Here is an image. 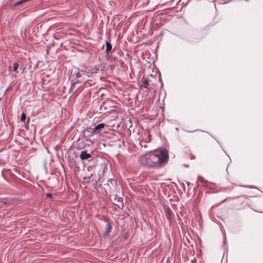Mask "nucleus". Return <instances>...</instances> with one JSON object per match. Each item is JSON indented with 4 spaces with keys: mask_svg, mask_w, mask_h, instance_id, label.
<instances>
[{
    "mask_svg": "<svg viewBox=\"0 0 263 263\" xmlns=\"http://www.w3.org/2000/svg\"><path fill=\"white\" fill-rule=\"evenodd\" d=\"M143 84L144 87H146L147 85L148 84V81L146 80H144L143 82Z\"/></svg>",
    "mask_w": 263,
    "mask_h": 263,
    "instance_id": "nucleus-10",
    "label": "nucleus"
},
{
    "mask_svg": "<svg viewBox=\"0 0 263 263\" xmlns=\"http://www.w3.org/2000/svg\"><path fill=\"white\" fill-rule=\"evenodd\" d=\"M196 262H197V260H196V259L195 258H194L191 261V263H196Z\"/></svg>",
    "mask_w": 263,
    "mask_h": 263,
    "instance_id": "nucleus-13",
    "label": "nucleus"
},
{
    "mask_svg": "<svg viewBox=\"0 0 263 263\" xmlns=\"http://www.w3.org/2000/svg\"><path fill=\"white\" fill-rule=\"evenodd\" d=\"M75 87V83H73L71 85V90H73L74 87Z\"/></svg>",
    "mask_w": 263,
    "mask_h": 263,
    "instance_id": "nucleus-12",
    "label": "nucleus"
},
{
    "mask_svg": "<svg viewBox=\"0 0 263 263\" xmlns=\"http://www.w3.org/2000/svg\"><path fill=\"white\" fill-rule=\"evenodd\" d=\"M105 125V124H104V123H101L98 124L93 128H92L91 132L92 134L94 135L99 134L101 132V131H102L103 128H104Z\"/></svg>",
    "mask_w": 263,
    "mask_h": 263,
    "instance_id": "nucleus-3",
    "label": "nucleus"
},
{
    "mask_svg": "<svg viewBox=\"0 0 263 263\" xmlns=\"http://www.w3.org/2000/svg\"><path fill=\"white\" fill-rule=\"evenodd\" d=\"M164 211H165V214L166 218L169 221H171V219H172L173 212L169 208H166Z\"/></svg>",
    "mask_w": 263,
    "mask_h": 263,
    "instance_id": "nucleus-5",
    "label": "nucleus"
},
{
    "mask_svg": "<svg viewBox=\"0 0 263 263\" xmlns=\"http://www.w3.org/2000/svg\"><path fill=\"white\" fill-rule=\"evenodd\" d=\"M120 199H122V198H119L118 199V201H120Z\"/></svg>",
    "mask_w": 263,
    "mask_h": 263,
    "instance_id": "nucleus-16",
    "label": "nucleus"
},
{
    "mask_svg": "<svg viewBox=\"0 0 263 263\" xmlns=\"http://www.w3.org/2000/svg\"><path fill=\"white\" fill-rule=\"evenodd\" d=\"M80 76V73L79 72L77 73V78H79V76Z\"/></svg>",
    "mask_w": 263,
    "mask_h": 263,
    "instance_id": "nucleus-15",
    "label": "nucleus"
},
{
    "mask_svg": "<svg viewBox=\"0 0 263 263\" xmlns=\"http://www.w3.org/2000/svg\"><path fill=\"white\" fill-rule=\"evenodd\" d=\"M26 118V114L24 112H23L21 116V120L22 121H25Z\"/></svg>",
    "mask_w": 263,
    "mask_h": 263,
    "instance_id": "nucleus-8",
    "label": "nucleus"
},
{
    "mask_svg": "<svg viewBox=\"0 0 263 263\" xmlns=\"http://www.w3.org/2000/svg\"><path fill=\"white\" fill-rule=\"evenodd\" d=\"M198 179L201 180V181H203V178L201 176H199Z\"/></svg>",
    "mask_w": 263,
    "mask_h": 263,
    "instance_id": "nucleus-14",
    "label": "nucleus"
},
{
    "mask_svg": "<svg viewBox=\"0 0 263 263\" xmlns=\"http://www.w3.org/2000/svg\"><path fill=\"white\" fill-rule=\"evenodd\" d=\"M111 230V226L109 223H107L105 227V230L104 234V236H107L110 232Z\"/></svg>",
    "mask_w": 263,
    "mask_h": 263,
    "instance_id": "nucleus-6",
    "label": "nucleus"
},
{
    "mask_svg": "<svg viewBox=\"0 0 263 263\" xmlns=\"http://www.w3.org/2000/svg\"><path fill=\"white\" fill-rule=\"evenodd\" d=\"M18 64L17 63H14L13 65V70L16 71L18 67Z\"/></svg>",
    "mask_w": 263,
    "mask_h": 263,
    "instance_id": "nucleus-7",
    "label": "nucleus"
},
{
    "mask_svg": "<svg viewBox=\"0 0 263 263\" xmlns=\"http://www.w3.org/2000/svg\"><path fill=\"white\" fill-rule=\"evenodd\" d=\"M46 197H48V198H51V197H52V195H51L50 193H47V194H46Z\"/></svg>",
    "mask_w": 263,
    "mask_h": 263,
    "instance_id": "nucleus-11",
    "label": "nucleus"
},
{
    "mask_svg": "<svg viewBox=\"0 0 263 263\" xmlns=\"http://www.w3.org/2000/svg\"><path fill=\"white\" fill-rule=\"evenodd\" d=\"M168 161V152L165 149L146 154L139 158L140 164L148 168L162 167L167 163Z\"/></svg>",
    "mask_w": 263,
    "mask_h": 263,
    "instance_id": "nucleus-1",
    "label": "nucleus"
},
{
    "mask_svg": "<svg viewBox=\"0 0 263 263\" xmlns=\"http://www.w3.org/2000/svg\"><path fill=\"white\" fill-rule=\"evenodd\" d=\"M105 45L106 54L105 55V58L106 60H109L111 58V53L112 52V46L111 44L108 41L106 42Z\"/></svg>",
    "mask_w": 263,
    "mask_h": 263,
    "instance_id": "nucleus-2",
    "label": "nucleus"
},
{
    "mask_svg": "<svg viewBox=\"0 0 263 263\" xmlns=\"http://www.w3.org/2000/svg\"><path fill=\"white\" fill-rule=\"evenodd\" d=\"M80 158L81 160H91L92 156L90 153H88L87 150H83L81 151L80 154Z\"/></svg>",
    "mask_w": 263,
    "mask_h": 263,
    "instance_id": "nucleus-4",
    "label": "nucleus"
},
{
    "mask_svg": "<svg viewBox=\"0 0 263 263\" xmlns=\"http://www.w3.org/2000/svg\"><path fill=\"white\" fill-rule=\"evenodd\" d=\"M108 182H109L110 183H111L112 185L114 184H117L116 181L114 179H109L108 180Z\"/></svg>",
    "mask_w": 263,
    "mask_h": 263,
    "instance_id": "nucleus-9",
    "label": "nucleus"
}]
</instances>
